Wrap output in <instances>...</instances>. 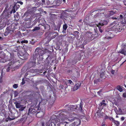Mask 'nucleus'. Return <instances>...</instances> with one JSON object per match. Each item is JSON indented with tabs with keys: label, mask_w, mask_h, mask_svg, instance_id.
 Returning a JSON list of instances; mask_svg holds the SVG:
<instances>
[{
	"label": "nucleus",
	"mask_w": 126,
	"mask_h": 126,
	"mask_svg": "<svg viewBox=\"0 0 126 126\" xmlns=\"http://www.w3.org/2000/svg\"><path fill=\"white\" fill-rule=\"evenodd\" d=\"M29 15H30V14L28 12H26L24 14V16H26L25 18V20L26 21H31V20L32 19L30 16H29Z\"/></svg>",
	"instance_id": "nucleus-16"
},
{
	"label": "nucleus",
	"mask_w": 126,
	"mask_h": 126,
	"mask_svg": "<svg viewBox=\"0 0 126 126\" xmlns=\"http://www.w3.org/2000/svg\"><path fill=\"white\" fill-rule=\"evenodd\" d=\"M4 111L3 112V114L4 115H5L6 114V111L4 110H2V111Z\"/></svg>",
	"instance_id": "nucleus-62"
},
{
	"label": "nucleus",
	"mask_w": 126,
	"mask_h": 126,
	"mask_svg": "<svg viewBox=\"0 0 126 126\" xmlns=\"http://www.w3.org/2000/svg\"><path fill=\"white\" fill-rule=\"evenodd\" d=\"M117 26L116 28H115L114 30L115 32L116 33H117L118 32H121L122 30L123 29V28L124 27L123 26H122L121 25L120 26L119 25L118 23Z\"/></svg>",
	"instance_id": "nucleus-12"
},
{
	"label": "nucleus",
	"mask_w": 126,
	"mask_h": 126,
	"mask_svg": "<svg viewBox=\"0 0 126 126\" xmlns=\"http://www.w3.org/2000/svg\"><path fill=\"white\" fill-rule=\"evenodd\" d=\"M109 117L107 115H106L105 116V119H109Z\"/></svg>",
	"instance_id": "nucleus-54"
},
{
	"label": "nucleus",
	"mask_w": 126,
	"mask_h": 126,
	"mask_svg": "<svg viewBox=\"0 0 126 126\" xmlns=\"http://www.w3.org/2000/svg\"><path fill=\"white\" fill-rule=\"evenodd\" d=\"M108 24L107 21L106 20H101V21L99 23V25L100 26H103L104 25H106Z\"/></svg>",
	"instance_id": "nucleus-21"
},
{
	"label": "nucleus",
	"mask_w": 126,
	"mask_h": 126,
	"mask_svg": "<svg viewBox=\"0 0 126 126\" xmlns=\"http://www.w3.org/2000/svg\"><path fill=\"white\" fill-rule=\"evenodd\" d=\"M21 56L22 57V58H23V59L26 60L28 58V54H23L22 55H21Z\"/></svg>",
	"instance_id": "nucleus-26"
},
{
	"label": "nucleus",
	"mask_w": 126,
	"mask_h": 126,
	"mask_svg": "<svg viewBox=\"0 0 126 126\" xmlns=\"http://www.w3.org/2000/svg\"><path fill=\"white\" fill-rule=\"evenodd\" d=\"M119 53L126 55V44H123L121 50H120Z\"/></svg>",
	"instance_id": "nucleus-9"
},
{
	"label": "nucleus",
	"mask_w": 126,
	"mask_h": 126,
	"mask_svg": "<svg viewBox=\"0 0 126 126\" xmlns=\"http://www.w3.org/2000/svg\"><path fill=\"white\" fill-rule=\"evenodd\" d=\"M18 3H20L21 5H22L23 4V3L21 1H19L18 2Z\"/></svg>",
	"instance_id": "nucleus-59"
},
{
	"label": "nucleus",
	"mask_w": 126,
	"mask_h": 126,
	"mask_svg": "<svg viewBox=\"0 0 126 126\" xmlns=\"http://www.w3.org/2000/svg\"><path fill=\"white\" fill-rule=\"evenodd\" d=\"M75 34L76 35H78V34L79 33V32L78 31H75L74 32Z\"/></svg>",
	"instance_id": "nucleus-51"
},
{
	"label": "nucleus",
	"mask_w": 126,
	"mask_h": 126,
	"mask_svg": "<svg viewBox=\"0 0 126 126\" xmlns=\"http://www.w3.org/2000/svg\"><path fill=\"white\" fill-rule=\"evenodd\" d=\"M97 115L98 117H101L103 116V113L102 112H101L99 110L97 111Z\"/></svg>",
	"instance_id": "nucleus-23"
},
{
	"label": "nucleus",
	"mask_w": 126,
	"mask_h": 126,
	"mask_svg": "<svg viewBox=\"0 0 126 126\" xmlns=\"http://www.w3.org/2000/svg\"><path fill=\"white\" fill-rule=\"evenodd\" d=\"M55 2L57 5L59 6L62 2V0H55Z\"/></svg>",
	"instance_id": "nucleus-25"
},
{
	"label": "nucleus",
	"mask_w": 126,
	"mask_h": 126,
	"mask_svg": "<svg viewBox=\"0 0 126 126\" xmlns=\"http://www.w3.org/2000/svg\"><path fill=\"white\" fill-rule=\"evenodd\" d=\"M94 83H97V81L95 80H94Z\"/></svg>",
	"instance_id": "nucleus-64"
},
{
	"label": "nucleus",
	"mask_w": 126,
	"mask_h": 126,
	"mask_svg": "<svg viewBox=\"0 0 126 126\" xmlns=\"http://www.w3.org/2000/svg\"><path fill=\"white\" fill-rule=\"evenodd\" d=\"M117 18H118V19L119 20H123V16L122 15H120V16H119L117 17Z\"/></svg>",
	"instance_id": "nucleus-37"
},
{
	"label": "nucleus",
	"mask_w": 126,
	"mask_h": 126,
	"mask_svg": "<svg viewBox=\"0 0 126 126\" xmlns=\"http://www.w3.org/2000/svg\"><path fill=\"white\" fill-rule=\"evenodd\" d=\"M100 77L103 79H105V74L104 72H102L101 73L100 75Z\"/></svg>",
	"instance_id": "nucleus-32"
},
{
	"label": "nucleus",
	"mask_w": 126,
	"mask_h": 126,
	"mask_svg": "<svg viewBox=\"0 0 126 126\" xmlns=\"http://www.w3.org/2000/svg\"><path fill=\"white\" fill-rule=\"evenodd\" d=\"M117 10L116 9H113V11H109V12H110V14L111 16L114 14H115V13L117 12L116 10Z\"/></svg>",
	"instance_id": "nucleus-27"
},
{
	"label": "nucleus",
	"mask_w": 126,
	"mask_h": 126,
	"mask_svg": "<svg viewBox=\"0 0 126 126\" xmlns=\"http://www.w3.org/2000/svg\"><path fill=\"white\" fill-rule=\"evenodd\" d=\"M68 83L71 84H74L72 82V81L70 79H69L68 81Z\"/></svg>",
	"instance_id": "nucleus-44"
},
{
	"label": "nucleus",
	"mask_w": 126,
	"mask_h": 126,
	"mask_svg": "<svg viewBox=\"0 0 126 126\" xmlns=\"http://www.w3.org/2000/svg\"><path fill=\"white\" fill-rule=\"evenodd\" d=\"M25 83V80L23 78L22 79V82L21 83V84L22 85H23Z\"/></svg>",
	"instance_id": "nucleus-50"
},
{
	"label": "nucleus",
	"mask_w": 126,
	"mask_h": 126,
	"mask_svg": "<svg viewBox=\"0 0 126 126\" xmlns=\"http://www.w3.org/2000/svg\"><path fill=\"white\" fill-rule=\"evenodd\" d=\"M27 115V114H25L22 115V118L21 119V121L24 122L26 120L27 118L26 116Z\"/></svg>",
	"instance_id": "nucleus-24"
},
{
	"label": "nucleus",
	"mask_w": 126,
	"mask_h": 126,
	"mask_svg": "<svg viewBox=\"0 0 126 126\" xmlns=\"http://www.w3.org/2000/svg\"><path fill=\"white\" fill-rule=\"evenodd\" d=\"M75 111H79L81 112L82 110L83 104L81 102L79 104L75 105Z\"/></svg>",
	"instance_id": "nucleus-10"
},
{
	"label": "nucleus",
	"mask_w": 126,
	"mask_h": 126,
	"mask_svg": "<svg viewBox=\"0 0 126 126\" xmlns=\"http://www.w3.org/2000/svg\"><path fill=\"white\" fill-rule=\"evenodd\" d=\"M21 42L22 43H27L28 42V41L27 40L22 41Z\"/></svg>",
	"instance_id": "nucleus-47"
},
{
	"label": "nucleus",
	"mask_w": 126,
	"mask_h": 126,
	"mask_svg": "<svg viewBox=\"0 0 126 126\" xmlns=\"http://www.w3.org/2000/svg\"><path fill=\"white\" fill-rule=\"evenodd\" d=\"M8 118H7V119L8 121H12L14 119V118H11L10 117H12L11 116H10V114L9 113L8 114Z\"/></svg>",
	"instance_id": "nucleus-33"
},
{
	"label": "nucleus",
	"mask_w": 126,
	"mask_h": 126,
	"mask_svg": "<svg viewBox=\"0 0 126 126\" xmlns=\"http://www.w3.org/2000/svg\"><path fill=\"white\" fill-rule=\"evenodd\" d=\"M18 93L17 91H15L14 93V95L15 97H16L18 95Z\"/></svg>",
	"instance_id": "nucleus-45"
},
{
	"label": "nucleus",
	"mask_w": 126,
	"mask_h": 126,
	"mask_svg": "<svg viewBox=\"0 0 126 126\" xmlns=\"http://www.w3.org/2000/svg\"><path fill=\"white\" fill-rule=\"evenodd\" d=\"M81 58L80 56L79 55H78L76 57L74 60L72 61L73 64H75L78 61L80 60Z\"/></svg>",
	"instance_id": "nucleus-15"
},
{
	"label": "nucleus",
	"mask_w": 126,
	"mask_h": 126,
	"mask_svg": "<svg viewBox=\"0 0 126 126\" xmlns=\"http://www.w3.org/2000/svg\"><path fill=\"white\" fill-rule=\"evenodd\" d=\"M73 9V8H70L63 11L60 17L63 20L64 23H65V21L66 20V18L70 15L69 14L67 13L66 12H71L72 11Z\"/></svg>",
	"instance_id": "nucleus-4"
},
{
	"label": "nucleus",
	"mask_w": 126,
	"mask_h": 126,
	"mask_svg": "<svg viewBox=\"0 0 126 126\" xmlns=\"http://www.w3.org/2000/svg\"><path fill=\"white\" fill-rule=\"evenodd\" d=\"M109 119L111 121L112 120L114 121L115 120L112 117H109Z\"/></svg>",
	"instance_id": "nucleus-46"
},
{
	"label": "nucleus",
	"mask_w": 126,
	"mask_h": 126,
	"mask_svg": "<svg viewBox=\"0 0 126 126\" xmlns=\"http://www.w3.org/2000/svg\"><path fill=\"white\" fill-rule=\"evenodd\" d=\"M65 111H66L67 112H69L70 114H72V113H71L73 111H75V105H69L67 104L65 105Z\"/></svg>",
	"instance_id": "nucleus-5"
},
{
	"label": "nucleus",
	"mask_w": 126,
	"mask_h": 126,
	"mask_svg": "<svg viewBox=\"0 0 126 126\" xmlns=\"http://www.w3.org/2000/svg\"><path fill=\"white\" fill-rule=\"evenodd\" d=\"M103 90L102 89H101L99 91H98L97 92V94H98V95H100V94L101 92H102V91Z\"/></svg>",
	"instance_id": "nucleus-43"
},
{
	"label": "nucleus",
	"mask_w": 126,
	"mask_h": 126,
	"mask_svg": "<svg viewBox=\"0 0 126 126\" xmlns=\"http://www.w3.org/2000/svg\"><path fill=\"white\" fill-rule=\"evenodd\" d=\"M85 35L87 37V39L89 40H92L91 39V34H90L89 33H87Z\"/></svg>",
	"instance_id": "nucleus-29"
},
{
	"label": "nucleus",
	"mask_w": 126,
	"mask_h": 126,
	"mask_svg": "<svg viewBox=\"0 0 126 126\" xmlns=\"http://www.w3.org/2000/svg\"><path fill=\"white\" fill-rule=\"evenodd\" d=\"M66 112L67 113V114H64V115H65V119L67 118H69V119H68V121L70 122L73 121L74 120H76L77 118L74 117L72 116L71 114H70L69 112H67L66 111H64Z\"/></svg>",
	"instance_id": "nucleus-8"
},
{
	"label": "nucleus",
	"mask_w": 126,
	"mask_h": 126,
	"mask_svg": "<svg viewBox=\"0 0 126 126\" xmlns=\"http://www.w3.org/2000/svg\"><path fill=\"white\" fill-rule=\"evenodd\" d=\"M106 36L107 38L110 39L113 38L114 36V35L113 33L109 32H108L107 33Z\"/></svg>",
	"instance_id": "nucleus-18"
},
{
	"label": "nucleus",
	"mask_w": 126,
	"mask_h": 126,
	"mask_svg": "<svg viewBox=\"0 0 126 126\" xmlns=\"http://www.w3.org/2000/svg\"><path fill=\"white\" fill-rule=\"evenodd\" d=\"M11 29L10 27H7L5 30L4 35L6 36L8 35L9 33H12L13 32V30Z\"/></svg>",
	"instance_id": "nucleus-11"
},
{
	"label": "nucleus",
	"mask_w": 126,
	"mask_h": 126,
	"mask_svg": "<svg viewBox=\"0 0 126 126\" xmlns=\"http://www.w3.org/2000/svg\"><path fill=\"white\" fill-rule=\"evenodd\" d=\"M116 89L119 91L120 92H122L123 91V90L122 88L119 85H117L116 87Z\"/></svg>",
	"instance_id": "nucleus-30"
},
{
	"label": "nucleus",
	"mask_w": 126,
	"mask_h": 126,
	"mask_svg": "<svg viewBox=\"0 0 126 126\" xmlns=\"http://www.w3.org/2000/svg\"><path fill=\"white\" fill-rule=\"evenodd\" d=\"M19 5H16V6H15V8L16 9V10H17L19 8Z\"/></svg>",
	"instance_id": "nucleus-49"
},
{
	"label": "nucleus",
	"mask_w": 126,
	"mask_h": 126,
	"mask_svg": "<svg viewBox=\"0 0 126 126\" xmlns=\"http://www.w3.org/2000/svg\"><path fill=\"white\" fill-rule=\"evenodd\" d=\"M114 123L116 125V126H118V125L120 124V122L118 121L114 120L113 121Z\"/></svg>",
	"instance_id": "nucleus-38"
},
{
	"label": "nucleus",
	"mask_w": 126,
	"mask_h": 126,
	"mask_svg": "<svg viewBox=\"0 0 126 126\" xmlns=\"http://www.w3.org/2000/svg\"><path fill=\"white\" fill-rule=\"evenodd\" d=\"M99 28V31L101 32H103L102 30L101 29V27H100L99 26L98 27Z\"/></svg>",
	"instance_id": "nucleus-48"
},
{
	"label": "nucleus",
	"mask_w": 126,
	"mask_h": 126,
	"mask_svg": "<svg viewBox=\"0 0 126 126\" xmlns=\"http://www.w3.org/2000/svg\"><path fill=\"white\" fill-rule=\"evenodd\" d=\"M35 54H33L32 57L31 58V61L29 63V66L30 67L35 66L36 65V58L38 61V64H40L42 62L43 58V55L44 54V52L39 47L36 48L35 51Z\"/></svg>",
	"instance_id": "nucleus-1"
},
{
	"label": "nucleus",
	"mask_w": 126,
	"mask_h": 126,
	"mask_svg": "<svg viewBox=\"0 0 126 126\" xmlns=\"http://www.w3.org/2000/svg\"><path fill=\"white\" fill-rule=\"evenodd\" d=\"M101 126H105V124L104 123H102L101 124Z\"/></svg>",
	"instance_id": "nucleus-61"
},
{
	"label": "nucleus",
	"mask_w": 126,
	"mask_h": 126,
	"mask_svg": "<svg viewBox=\"0 0 126 126\" xmlns=\"http://www.w3.org/2000/svg\"><path fill=\"white\" fill-rule=\"evenodd\" d=\"M3 101L2 100H0V109H1L3 107Z\"/></svg>",
	"instance_id": "nucleus-36"
},
{
	"label": "nucleus",
	"mask_w": 126,
	"mask_h": 126,
	"mask_svg": "<svg viewBox=\"0 0 126 126\" xmlns=\"http://www.w3.org/2000/svg\"><path fill=\"white\" fill-rule=\"evenodd\" d=\"M12 58V56L11 57L10 59H9V61L11 62L8 63L5 67V68L6 69V71L7 72H9L11 69L14 68L15 69L16 68H18V66H16V63L17 62V60H16L14 58Z\"/></svg>",
	"instance_id": "nucleus-3"
},
{
	"label": "nucleus",
	"mask_w": 126,
	"mask_h": 126,
	"mask_svg": "<svg viewBox=\"0 0 126 126\" xmlns=\"http://www.w3.org/2000/svg\"><path fill=\"white\" fill-rule=\"evenodd\" d=\"M119 25L122 26L124 27L126 25V19L125 18L124 20H120V22L118 23Z\"/></svg>",
	"instance_id": "nucleus-17"
},
{
	"label": "nucleus",
	"mask_w": 126,
	"mask_h": 126,
	"mask_svg": "<svg viewBox=\"0 0 126 126\" xmlns=\"http://www.w3.org/2000/svg\"><path fill=\"white\" fill-rule=\"evenodd\" d=\"M40 29V28L39 27H34V29H33L32 30L33 32H34L36 31L39 30Z\"/></svg>",
	"instance_id": "nucleus-35"
},
{
	"label": "nucleus",
	"mask_w": 126,
	"mask_h": 126,
	"mask_svg": "<svg viewBox=\"0 0 126 126\" xmlns=\"http://www.w3.org/2000/svg\"><path fill=\"white\" fill-rule=\"evenodd\" d=\"M32 107L31 106L30 107L29 109L28 112V115L30 114H32V115L35 114L37 112V111L39 110L38 107L37 106H35L32 108Z\"/></svg>",
	"instance_id": "nucleus-6"
},
{
	"label": "nucleus",
	"mask_w": 126,
	"mask_h": 126,
	"mask_svg": "<svg viewBox=\"0 0 126 126\" xmlns=\"http://www.w3.org/2000/svg\"><path fill=\"white\" fill-rule=\"evenodd\" d=\"M13 87L15 88V89H16L18 87V85L17 84H14L13 86Z\"/></svg>",
	"instance_id": "nucleus-41"
},
{
	"label": "nucleus",
	"mask_w": 126,
	"mask_h": 126,
	"mask_svg": "<svg viewBox=\"0 0 126 126\" xmlns=\"http://www.w3.org/2000/svg\"><path fill=\"white\" fill-rule=\"evenodd\" d=\"M61 26L60 25H58L56 26H55L54 30L55 31L57 30L59 32V31Z\"/></svg>",
	"instance_id": "nucleus-28"
},
{
	"label": "nucleus",
	"mask_w": 126,
	"mask_h": 126,
	"mask_svg": "<svg viewBox=\"0 0 126 126\" xmlns=\"http://www.w3.org/2000/svg\"><path fill=\"white\" fill-rule=\"evenodd\" d=\"M115 72L114 70L112 69L111 71V73L112 74L114 75Z\"/></svg>",
	"instance_id": "nucleus-53"
},
{
	"label": "nucleus",
	"mask_w": 126,
	"mask_h": 126,
	"mask_svg": "<svg viewBox=\"0 0 126 126\" xmlns=\"http://www.w3.org/2000/svg\"><path fill=\"white\" fill-rule=\"evenodd\" d=\"M125 118L123 117H122L121 118V120L122 121H123L124 120Z\"/></svg>",
	"instance_id": "nucleus-57"
},
{
	"label": "nucleus",
	"mask_w": 126,
	"mask_h": 126,
	"mask_svg": "<svg viewBox=\"0 0 126 126\" xmlns=\"http://www.w3.org/2000/svg\"><path fill=\"white\" fill-rule=\"evenodd\" d=\"M123 96L124 97L126 98V93H124L123 94Z\"/></svg>",
	"instance_id": "nucleus-56"
},
{
	"label": "nucleus",
	"mask_w": 126,
	"mask_h": 126,
	"mask_svg": "<svg viewBox=\"0 0 126 126\" xmlns=\"http://www.w3.org/2000/svg\"><path fill=\"white\" fill-rule=\"evenodd\" d=\"M14 104L15 105L16 108H19V112L23 111L26 107V106L21 105L19 103L16 102H14Z\"/></svg>",
	"instance_id": "nucleus-7"
},
{
	"label": "nucleus",
	"mask_w": 126,
	"mask_h": 126,
	"mask_svg": "<svg viewBox=\"0 0 126 126\" xmlns=\"http://www.w3.org/2000/svg\"><path fill=\"white\" fill-rule=\"evenodd\" d=\"M4 53L3 52H0V58L2 59L4 61V60L3 58L4 57Z\"/></svg>",
	"instance_id": "nucleus-31"
},
{
	"label": "nucleus",
	"mask_w": 126,
	"mask_h": 126,
	"mask_svg": "<svg viewBox=\"0 0 126 126\" xmlns=\"http://www.w3.org/2000/svg\"><path fill=\"white\" fill-rule=\"evenodd\" d=\"M81 123V120L77 118L76 121H75L74 123V126H78L80 125Z\"/></svg>",
	"instance_id": "nucleus-19"
},
{
	"label": "nucleus",
	"mask_w": 126,
	"mask_h": 126,
	"mask_svg": "<svg viewBox=\"0 0 126 126\" xmlns=\"http://www.w3.org/2000/svg\"><path fill=\"white\" fill-rule=\"evenodd\" d=\"M112 19H113L114 20V19H118V18H117V17L116 18L115 17H112Z\"/></svg>",
	"instance_id": "nucleus-58"
},
{
	"label": "nucleus",
	"mask_w": 126,
	"mask_h": 126,
	"mask_svg": "<svg viewBox=\"0 0 126 126\" xmlns=\"http://www.w3.org/2000/svg\"><path fill=\"white\" fill-rule=\"evenodd\" d=\"M36 116L38 118H41L43 117L45 113L42 111H40L39 110L37 111V112L36 113Z\"/></svg>",
	"instance_id": "nucleus-13"
},
{
	"label": "nucleus",
	"mask_w": 126,
	"mask_h": 126,
	"mask_svg": "<svg viewBox=\"0 0 126 126\" xmlns=\"http://www.w3.org/2000/svg\"><path fill=\"white\" fill-rule=\"evenodd\" d=\"M67 123L66 122H65L64 123H58L57 125L58 126H70V125L68 124V123H67V124H64V123ZM50 126H56V125L54 124H52L51 123Z\"/></svg>",
	"instance_id": "nucleus-14"
},
{
	"label": "nucleus",
	"mask_w": 126,
	"mask_h": 126,
	"mask_svg": "<svg viewBox=\"0 0 126 126\" xmlns=\"http://www.w3.org/2000/svg\"><path fill=\"white\" fill-rule=\"evenodd\" d=\"M38 70L36 69H31L30 70V71L34 73L35 72H37Z\"/></svg>",
	"instance_id": "nucleus-40"
},
{
	"label": "nucleus",
	"mask_w": 126,
	"mask_h": 126,
	"mask_svg": "<svg viewBox=\"0 0 126 126\" xmlns=\"http://www.w3.org/2000/svg\"><path fill=\"white\" fill-rule=\"evenodd\" d=\"M110 12L108 11L106 13L105 15V16L106 18H108L111 16Z\"/></svg>",
	"instance_id": "nucleus-34"
},
{
	"label": "nucleus",
	"mask_w": 126,
	"mask_h": 126,
	"mask_svg": "<svg viewBox=\"0 0 126 126\" xmlns=\"http://www.w3.org/2000/svg\"><path fill=\"white\" fill-rule=\"evenodd\" d=\"M81 84L80 83L76 84L73 87V90L75 91L78 89L81 86Z\"/></svg>",
	"instance_id": "nucleus-20"
},
{
	"label": "nucleus",
	"mask_w": 126,
	"mask_h": 126,
	"mask_svg": "<svg viewBox=\"0 0 126 126\" xmlns=\"http://www.w3.org/2000/svg\"><path fill=\"white\" fill-rule=\"evenodd\" d=\"M66 112L63 111L61 112L58 116H57L55 115H53L51 117L50 120H51V123L52 124H55L58 122L59 123H62L60 122V120L61 121H63L65 120V117L64 114H67Z\"/></svg>",
	"instance_id": "nucleus-2"
},
{
	"label": "nucleus",
	"mask_w": 126,
	"mask_h": 126,
	"mask_svg": "<svg viewBox=\"0 0 126 126\" xmlns=\"http://www.w3.org/2000/svg\"><path fill=\"white\" fill-rule=\"evenodd\" d=\"M51 33H52V36L51 37L52 39H53L55 38L58 35V33L56 32H52Z\"/></svg>",
	"instance_id": "nucleus-22"
},
{
	"label": "nucleus",
	"mask_w": 126,
	"mask_h": 126,
	"mask_svg": "<svg viewBox=\"0 0 126 126\" xmlns=\"http://www.w3.org/2000/svg\"><path fill=\"white\" fill-rule=\"evenodd\" d=\"M106 105V104L104 102H101L100 103V106H105Z\"/></svg>",
	"instance_id": "nucleus-42"
},
{
	"label": "nucleus",
	"mask_w": 126,
	"mask_h": 126,
	"mask_svg": "<svg viewBox=\"0 0 126 126\" xmlns=\"http://www.w3.org/2000/svg\"><path fill=\"white\" fill-rule=\"evenodd\" d=\"M65 24H64L63 26V28L64 30H66L68 26L65 23Z\"/></svg>",
	"instance_id": "nucleus-39"
},
{
	"label": "nucleus",
	"mask_w": 126,
	"mask_h": 126,
	"mask_svg": "<svg viewBox=\"0 0 126 126\" xmlns=\"http://www.w3.org/2000/svg\"><path fill=\"white\" fill-rule=\"evenodd\" d=\"M60 87L61 88L63 89L64 86L63 85L61 84L60 86Z\"/></svg>",
	"instance_id": "nucleus-55"
},
{
	"label": "nucleus",
	"mask_w": 126,
	"mask_h": 126,
	"mask_svg": "<svg viewBox=\"0 0 126 126\" xmlns=\"http://www.w3.org/2000/svg\"><path fill=\"white\" fill-rule=\"evenodd\" d=\"M45 123L44 122H42V126H44Z\"/></svg>",
	"instance_id": "nucleus-63"
},
{
	"label": "nucleus",
	"mask_w": 126,
	"mask_h": 126,
	"mask_svg": "<svg viewBox=\"0 0 126 126\" xmlns=\"http://www.w3.org/2000/svg\"><path fill=\"white\" fill-rule=\"evenodd\" d=\"M84 47V46L83 45H82L81 46H79V47L81 48H83Z\"/></svg>",
	"instance_id": "nucleus-60"
},
{
	"label": "nucleus",
	"mask_w": 126,
	"mask_h": 126,
	"mask_svg": "<svg viewBox=\"0 0 126 126\" xmlns=\"http://www.w3.org/2000/svg\"><path fill=\"white\" fill-rule=\"evenodd\" d=\"M67 72L68 73H71L72 72V70H71L70 69V70H68L67 71Z\"/></svg>",
	"instance_id": "nucleus-52"
}]
</instances>
